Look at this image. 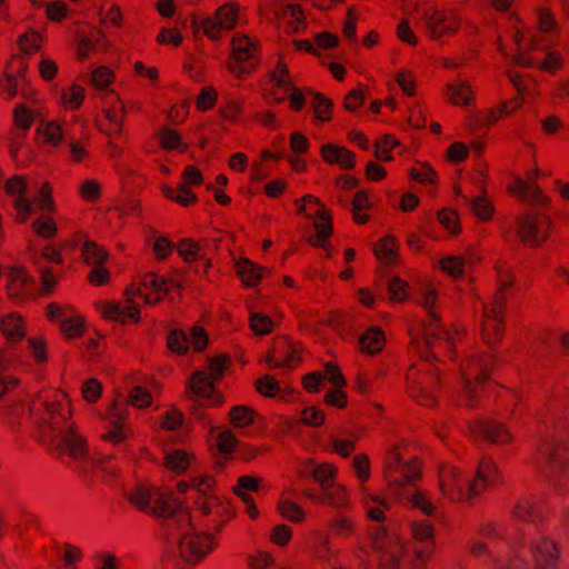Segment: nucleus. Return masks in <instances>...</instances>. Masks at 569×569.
<instances>
[{"mask_svg": "<svg viewBox=\"0 0 569 569\" xmlns=\"http://www.w3.org/2000/svg\"><path fill=\"white\" fill-rule=\"evenodd\" d=\"M537 27L542 33H551L558 30V23L555 20L553 13L545 7L537 9Z\"/></svg>", "mask_w": 569, "mask_h": 569, "instance_id": "09e8293b", "label": "nucleus"}, {"mask_svg": "<svg viewBox=\"0 0 569 569\" xmlns=\"http://www.w3.org/2000/svg\"><path fill=\"white\" fill-rule=\"evenodd\" d=\"M420 476V467L413 459L405 460L399 446L391 447L385 459V477L392 495L406 499L422 513L431 516L436 506L429 495L415 488V481Z\"/></svg>", "mask_w": 569, "mask_h": 569, "instance_id": "7ed1b4c3", "label": "nucleus"}, {"mask_svg": "<svg viewBox=\"0 0 569 569\" xmlns=\"http://www.w3.org/2000/svg\"><path fill=\"white\" fill-rule=\"evenodd\" d=\"M162 190L167 198L184 207L189 206L196 200V196L190 190H188L184 184H179L177 189L163 187Z\"/></svg>", "mask_w": 569, "mask_h": 569, "instance_id": "3c124183", "label": "nucleus"}, {"mask_svg": "<svg viewBox=\"0 0 569 569\" xmlns=\"http://www.w3.org/2000/svg\"><path fill=\"white\" fill-rule=\"evenodd\" d=\"M408 390L412 398L422 406L433 402L435 377L431 372H418L413 367L407 373Z\"/></svg>", "mask_w": 569, "mask_h": 569, "instance_id": "dca6fc26", "label": "nucleus"}, {"mask_svg": "<svg viewBox=\"0 0 569 569\" xmlns=\"http://www.w3.org/2000/svg\"><path fill=\"white\" fill-rule=\"evenodd\" d=\"M81 254L86 263L90 266H102L107 259L108 253L98 243L86 240L81 247Z\"/></svg>", "mask_w": 569, "mask_h": 569, "instance_id": "58836bf2", "label": "nucleus"}, {"mask_svg": "<svg viewBox=\"0 0 569 569\" xmlns=\"http://www.w3.org/2000/svg\"><path fill=\"white\" fill-rule=\"evenodd\" d=\"M411 531L417 541L425 543V546L415 549L413 569H425L427 560L433 552V527L427 521H416L412 523Z\"/></svg>", "mask_w": 569, "mask_h": 569, "instance_id": "aec40b11", "label": "nucleus"}, {"mask_svg": "<svg viewBox=\"0 0 569 569\" xmlns=\"http://www.w3.org/2000/svg\"><path fill=\"white\" fill-rule=\"evenodd\" d=\"M422 20L432 40L452 36L461 26V19L455 10H440L437 7L423 10Z\"/></svg>", "mask_w": 569, "mask_h": 569, "instance_id": "9d476101", "label": "nucleus"}, {"mask_svg": "<svg viewBox=\"0 0 569 569\" xmlns=\"http://www.w3.org/2000/svg\"><path fill=\"white\" fill-rule=\"evenodd\" d=\"M273 81L278 87L282 88L284 92H289L290 108L293 110H300L305 104L303 94L292 86L291 80L288 76V70L284 63L278 62L276 70L273 71Z\"/></svg>", "mask_w": 569, "mask_h": 569, "instance_id": "bb28decb", "label": "nucleus"}, {"mask_svg": "<svg viewBox=\"0 0 569 569\" xmlns=\"http://www.w3.org/2000/svg\"><path fill=\"white\" fill-rule=\"evenodd\" d=\"M510 21L513 23V42L517 47V53L515 57L516 63L523 67H533L536 61L527 54V51L545 48L548 44L539 43L538 40L533 38L527 40L522 28H520L521 19L517 14L511 13Z\"/></svg>", "mask_w": 569, "mask_h": 569, "instance_id": "6ab92c4d", "label": "nucleus"}, {"mask_svg": "<svg viewBox=\"0 0 569 569\" xmlns=\"http://www.w3.org/2000/svg\"><path fill=\"white\" fill-rule=\"evenodd\" d=\"M8 292L12 297H20L32 292L33 282L23 268L12 267L8 273Z\"/></svg>", "mask_w": 569, "mask_h": 569, "instance_id": "7c9ffc66", "label": "nucleus"}, {"mask_svg": "<svg viewBox=\"0 0 569 569\" xmlns=\"http://www.w3.org/2000/svg\"><path fill=\"white\" fill-rule=\"evenodd\" d=\"M397 146H399V141L395 137L386 134L376 142L375 157L381 161H390L392 160L391 151Z\"/></svg>", "mask_w": 569, "mask_h": 569, "instance_id": "de8ad7c7", "label": "nucleus"}, {"mask_svg": "<svg viewBox=\"0 0 569 569\" xmlns=\"http://www.w3.org/2000/svg\"><path fill=\"white\" fill-rule=\"evenodd\" d=\"M0 330L9 341H20L26 335L24 321L17 313H8L0 321Z\"/></svg>", "mask_w": 569, "mask_h": 569, "instance_id": "f704fd0d", "label": "nucleus"}, {"mask_svg": "<svg viewBox=\"0 0 569 569\" xmlns=\"http://www.w3.org/2000/svg\"><path fill=\"white\" fill-rule=\"evenodd\" d=\"M160 146L166 150H186L179 133L170 128L161 129L158 133Z\"/></svg>", "mask_w": 569, "mask_h": 569, "instance_id": "8fccbe9b", "label": "nucleus"}, {"mask_svg": "<svg viewBox=\"0 0 569 569\" xmlns=\"http://www.w3.org/2000/svg\"><path fill=\"white\" fill-rule=\"evenodd\" d=\"M471 210L482 220L490 219L493 212L491 203L485 197H476L471 201Z\"/></svg>", "mask_w": 569, "mask_h": 569, "instance_id": "338daca9", "label": "nucleus"}, {"mask_svg": "<svg viewBox=\"0 0 569 569\" xmlns=\"http://www.w3.org/2000/svg\"><path fill=\"white\" fill-rule=\"evenodd\" d=\"M336 473L337 469L330 463H321L312 469V477L322 489L333 482Z\"/></svg>", "mask_w": 569, "mask_h": 569, "instance_id": "5fc2aeb1", "label": "nucleus"}, {"mask_svg": "<svg viewBox=\"0 0 569 569\" xmlns=\"http://www.w3.org/2000/svg\"><path fill=\"white\" fill-rule=\"evenodd\" d=\"M236 270L243 284L247 287H254L267 272V269L256 264L249 259L238 260L236 262Z\"/></svg>", "mask_w": 569, "mask_h": 569, "instance_id": "72a5a7b5", "label": "nucleus"}, {"mask_svg": "<svg viewBox=\"0 0 569 569\" xmlns=\"http://www.w3.org/2000/svg\"><path fill=\"white\" fill-rule=\"evenodd\" d=\"M531 555L535 569H557L559 562V549L547 537H540L531 542Z\"/></svg>", "mask_w": 569, "mask_h": 569, "instance_id": "412c9836", "label": "nucleus"}, {"mask_svg": "<svg viewBox=\"0 0 569 569\" xmlns=\"http://www.w3.org/2000/svg\"><path fill=\"white\" fill-rule=\"evenodd\" d=\"M257 51L256 43L247 36H237L231 40V58L229 70L232 74L241 77L249 71V68L241 66L242 62L251 60Z\"/></svg>", "mask_w": 569, "mask_h": 569, "instance_id": "a211bd4d", "label": "nucleus"}, {"mask_svg": "<svg viewBox=\"0 0 569 569\" xmlns=\"http://www.w3.org/2000/svg\"><path fill=\"white\" fill-rule=\"evenodd\" d=\"M152 397L143 387H134L130 390L128 401L131 406L142 409L151 405Z\"/></svg>", "mask_w": 569, "mask_h": 569, "instance_id": "4d7b16f0", "label": "nucleus"}, {"mask_svg": "<svg viewBox=\"0 0 569 569\" xmlns=\"http://www.w3.org/2000/svg\"><path fill=\"white\" fill-rule=\"evenodd\" d=\"M4 190L13 201L18 221H27L34 210L33 203L26 197L28 190L26 178L23 176H14L10 178L6 182Z\"/></svg>", "mask_w": 569, "mask_h": 569, "instance_id": "2eb2a0df", "label": "nucleus"}, {"mask_svg": "<svg viewBox=\"0 0 569 569\" xmlns=\"http://www.w3.org/2000/svg\"><path fill=\"white\" fill-rule=\"evenodd\" d=\"M238 21V8L233 3H226L216 11L214 18H207L199 22L196 18L192 20L191 27L194 36L200 30L212 39L219 40L221 30H231Z\"/></svg>", "mask_w": 569, "mask_h": 569, "instance_id": "9b49d317", "label": "nucleus"}, {"mask_svg": "<svg viewBox=\"0 0 569 569\" xmlns=\"http://www.w3.org/2000/svg\"><path fill=\"white\" fill-rule=\"evenodd\" d=\"M536 505L535 498L522 497L516 502L512 516L521 521L532 520L536 516Z\"/></svg>", "mask_w": 569, "mask_h": 569, "instance_id": "c03bdc74", "label": "nucleus"}, {"mask_svg": "<svg viewBox=\"0 0 569 569\" xmlns=\"http://www.w3.org/2000/svg\"><path fill=\"white\" fill-rule=\"evenodd\" d=\"M499 480V470L496 463L490 459H482L477 468V473L472 478L473 483H479V493L486 488L493 486Z\"/></svg>", "mask_w": 569, "mask_h": 569, "instance_id": "473e14b6", "label": "nucleus"}, {"mask_svg": "<svg viewBox=\"0 0 569 569\" xmlns=\"http://www.w3.org/2000/svg\"><path fill=\"white\" fill-rule=\"evenodd\" d=\"M97 308L101 316L109 321H118L124 325L128 321L138 322L140 319L139 306L132 300L130 291H127L126 303L103 301Z\"/></svg>", "mask_w": 569, "mask_h": 569, "instance_id": "ddd939ff", "label": "nucleus"}, {"mask_svg": "<svg viewBox=\"0 0 569 569\" xmlns=\"http://www.w3.org/2000/svg\"><path fill=\"white\" fill-rule=\"evenodd\" d=\"M352 466L356 470L357 478L361 483L366 482L370 477V460L367 455H358L353 458Z\"/></svg>", "mask_w": 569, "mask_h": 569, "instance_id": "774afa93", "label": "nucleus"}, {"mask_svg": "<svg viewBox=\"0 0 569 569\" xmlns=\"http://www.w3.org/2000/svg\"><path fill=\"white\" fill-rule=\"evenodd\" d=\"M278 511L284 519L292 522H301L306 516L303 509L286 497L284 493L279 499Z\"/></svg>", "mask_w": 569, "mask_h": 569, "instance_id": "a19ab883", "label": "nucleus"}, {"mask_svg": "<svg viewBox=\"0 0 569 569\" xmlns=\"http://www.w3.org/2000/svg\"><path fill=\"white\" fill-rule=\"evenodd\" d=\"M376 257L385 263H393L397 259L396 239L387 237L375 247Z\"/></svg>", "mask_w": 569, "mask_h": 569, "instance_id": "a18cd8bd", "label": "nucleus"}, {"mask_svg": "<svg viewBox=\"0 0 569 569\" xmlns=\"http://www.w3.org/2000/svg\"><path fill=\"white\" fill-rule=\"evenodd\" d=\"M532 465L547 478L558 495L569 492V459L560 437H546L537 446Z\"/></svg>", "mask_w": 569, "mask_h": 569, "instance_id": "20e7f679", "label": "nucleus"}, {"mask_svg": "<svg viewBox=\"0 0 569 569\" xmlns=\"http://www.w3.org/2000/svg\"><path fill=\"white\" fill-rule=\"evenodd\" d=\"M385 335L379 328H369L360 338L359 346L362 352L375 355L382 350Z\"/></svg>", "mask_w": 569, "mask_h": 569, "instance_id": "c9c22d12", "label": "nucleus"}, {"mask_svg": "<svg viewBox=\"0 0 569 569\" xmlns=\"http://www.w3.org/2000/svg\"><path fill=\"white\" fill-rule=\"evenodd\" d=\"M472 431L497 445H505L511 440L510 431L503 425L492 420L476 423L472 427Z\"/></svg>", "mask_w": 569, "mask_h": 569, "instance_id": "c85d7f7f", "label": "nucleus"}, {"mask_svg": "<svg viewBox=\"0 0 569 569\" xmlns=\"http://www.w3.org/2000/svg\"><path fill=\"white\" fill-rule=\"evenodd\" d=\"M84 94L86 91L81 86L72 84L61 92V102L67 109L74 110L81 106Z\"/></svg>", "mask_w": 569, "mask_h": 569, "instance_id": "49530a36", "label": "nucleus"}, {"mask_svg": "<svg viewBox=\"0 0 569 569\" xmlns=\"http://www.w3.org/2000/svg\"><path fill=\"white\" fill-rule=\"evenodd\" d=\"M479 483L472 477L452 465H443L439 470V490L451 502L469 500L479 495Z\"/></svg>", "mask_w": 569, "mask_h": 569, "instance_id": "0eeeda50", "label": "nucleus"}, {"mask_svg": "<svg viewBox=\"0 0 569 569\" xmlns=\"http://www.w3.org/2000/svg\"><path fill=\"white\" fill-rule=\"evenodd\" d=\"M189 390L191 397L200 398L208 401L209 405L218 406L222 399L214 390V381H212L206 370L196 371L189 379Z\"/></svg>", "mask_w": 569, "mask_h": 569, "instance_id": "4be33fe9", "label": "nucleus"}, {"mask_svg": "<svg viewBox=\"0 0 569 569\" xmlns=\"http://www.w3.org/2000/svg\"><path fill=\"white\" fill-rule=\"evenodd\" d=\"M360 492L367 517L378 522L385 520V511L390 509L389 502L378 495L369 493L363 486Z\"/></svg>", "mask_w": 569, "mask_h": 569, "instance_id": "c756f323", "label": "nucleus"}, {"mask_svg": "<svg viewBox=\"0 0 569 569\" xmlns=\"http://www.w3.org/2000/svg\"><path fill=\"white\" fill-rule=\"evenodd\" d=\"M316 233L308 238V242L313 247L327 248V240L332 233V223L329 212L319 208L312 217Z\"/></svg>", "mask_w": 569, "mask_h": 569, "instance_id": "a878e982", "label": "nucleus"}, {"mask_svg": "<svg viewBox=\"0 0 569 569\" xmlns=\"http://www.w3.org/2000/svg\"><path fill=\"white\" fill-rule=\"evenodd\" d=\"M272 320L262 313L253 312L250 316V328L257 335H268L272 330Z\"/></svg>", "mask_w": 569, "mask_h": 569, "instance_id": "13d9d810", "label": "nucleus"}, {"mask_svg": "<svg viewBox=\"0 0 569 569\" xmlns=\"http://www.w3.org/2000/svg\"><path fill=\"white\" fill-rule=\"evenodd\" d=\"M436 302L437 292L428 286L425 287L421 291L420 303L427 310L429 320L423 325V340L413 341L411 345V351H416L421 358L430 353L438 359L439 351L447 350L451 346L450 333L439 325V317L435 310Z\"/></svg>", "mask_w": 569, "mask_h": 569, "instance_id": "39448f33", "label": "nucleus"}, {"mask_svg": "<svg viewBox=\"0 0 569 569\" xmlns=\"http://www.w3.org/2000/svg\"><path fill=\"white\" fill-rule=\"evenodd\" d=\"M320 152L328 164H337L345 170L352 169L355 166V153L345 147L326 143L321 147Z\"/></svg>", "mask_w": 569, "mask_h": 569, "instance_id": "cd10ccee", "label": "nucleus"}, {"mask_svg": "<svg viewBox=\"0 0 569 569\" xmlns=\"http://www.w3.org/2000/svg\"><path fill=\"white\" fill-rule=\"evenodd\" d=\"M130 502L142 511L169 520L171 537L177 540L181 557L192 562L213 549L212 538L194 529L189 511L172 496L154 487H138L129 495Z\"/></svg>", "mask_w": 569, "mask_h": 569, "instance_id": "f257e3e1", "label": "nucleus"}, {"mask_svg": "<svg viewBox=\"0 0 569 569\" xmlns=\"http://www.w3.org/2000/svg\"><path fill=\"white\" fill-rule=\"evenodd\" d=\"M508 77L522 101H529L531 98L539 94L536 80L533 78L520 76L513 72H509Z\"/></svg>", "mask_w": 569, "mask_h": 569, "instance_id": "e433bc0d", "label": "nucleus"}, {"mask_svg": "<svg viewBox=\"0 0 569 569\" xmlns=\"http://www.w3.org/2000/svg\"><path fill=\"white\" fill-rule=\"evenodd\" d=\"M218 93L212 87H206L199 93L196 106L200 111L211 109L217 101Z\"/></svg>", "mask_w": 569, "mask_h": 569, "instance_id": "0e129e2a", "label": "nucleus"}, {"mask_svg": "<svg viewBox=\"0 0 569 569\" xmlns=\"http://www.w3.org/2000/svg\"><path fill=\"white\" fill-rule=\"evenodd\" d=\"M445 98L452 106L460 108H468L475 103V92L471 84L460 77L446 84Z\"/></svg>", "mask_w": 569, "mask_h": 569, "instance_id": "5701e85b", "label": "nucleus"}, {"mask_svg": "<svg viewBox=\"0 0 569 569\" xmlns=\"http://www.w3.org/2000/svg\"><path fill=\"white\" fill-rule=\"evenodd\" d=\"M510 190L522 202L532 207H543L548 202L547 197L542 194L533 182L526 181L521 178L515 179Z\"/></svg>", "mask_w": 569, "mask_h": 569, "instance_id": "393cba45", "label": "nucleus"}, {"mask_svg": "<svg viewBox=\"0 0 569 569\" xmlns=\"http://www.w3.org/2000/svg\"><path fill=\"white\" fill-rule=\"evenodd\" d=\"M102 33L99 31L98 37L92 39L90 37H82L79 41L78 46V57L80 60L87 59L91 52H96L100 44V38H102Z\"/></svg>", "mask_w": 569, "mask_h": 569, "instance_id": "680f3d73", "label": "nucleus"}, {"mask_svg": "<svg viewBox=\"0 0 569 569\" xmlns=\"http://www.w3.org/2000/svg\"><path fill=\"white\" fill-rule=\"evenodd\" d=\"M513 111H511L510 102L503 101L497 109L491 108L483 112L482 123L490 126L496 123L500 117L509 116Z\"/></svg>", "mask_w": 569, "mask_h": 569, "instance_id": "052dcab7", "label": "nucleus"}, {"mask_svg": "<svg viewBox=\"0 0 569 569\" xmlns=\"http://www.w3.org/2000/svg\"><path fill=\"white\" fill-rule=\"evenodd\" d=\"M230 419L236 427H246L252 422V411L244 406H236L230 411Z\"/></svg>", "mask_w": 569, "mask_h": 569, "instance_id": "e2e57ef3", "label": "nucleus"}, {"mask_svg": "<svg viewBox=\"0 0 569 569\" xmlns=\"http://www.w3.org/2000/svg\"><path fill=\"white\" fill-rule=\"evenodd\" d=\"M191 461V456L182 449H171L166 452L164 466L167 469L181 473L187 470Z\"/></svg>", "mask_w": 569, "mask_h": 569, "instance_id": "4c0bfd02", "label": "nucleus"}, {"mask_svg": "<svg viewBox=\"0 0 569 569\" xmlns=\"http://www.w3.org/2000/svg\"><path fill=\"white\" fill-rule=\"evenodd\" d=\"M30 416L36 437L43 443L67 453L73 459L87 456L83 438L76 433L70 421V401L63 392H48L33 400Z\"/></svg>", "mask_w": 569, "mask_h": 569, "instance_id": "f03ea898", "label": "nucleus"}, {"mask_svg": "<svg viewBox=\"0 0 569 569\" xmlns=\"http://www.w3.org/2000/svg\"><path fill=\"white\" fill-rule=\"evenodd\" d=\"M440 269L452 278L462 277L466 261L460 256H446L439 260Z\"/></svg>", "mask_w": 569, "mask_h": 569, "instance_id": "37998d69", "label": "nucleus"}, {"mask_svg": "<svg viewBox=\"0 0 569 569\" xmlns=\"http://www.w3.org/2000/svg\"><path fill=\"white\" fill-rule=\"evenodd\" d=\"M177 251L186 262L201 261L204 271L211 266L204 246L192 239H182L177 246Z\"/></svg>", "mask_w": 569, "mask_h": 569, "instance_id": "2f4dec72", "label": "nucleus"}, {"mask_svg": "<svg viewBox=\"0 0 569 569\" xmlns=\"http://www.w3.org/2000/svg\"><path fill=\"white\" fill-rule=\"evenodd\" d=\"M38 133L43 136L47 143L58 146L62 139V128L57 122L42 123L38 128Z\"/></svg>", "mask_w": 569, "mask_h": 569, "instance_id": "6e6d98bb", "label": "nucleus"}, {"mask_svg": "<svg viewBox=\"0 0 569 569\" xmlns=\"http://www.w3.org/2000/svg\"><path fill=\"white\" fill-rule=\"evenodd\" d=\"M499 288L490 303H483L481 319V335L485 343L491 347L502 337L505 290L511 283V276L507 270H498Z\"/></svg>", "mask_w": 569, "mask_h": 569, "instance_id": "423d86ee", "label": "nucleus"}, {"mask_svg": "<svg viewBox=\"0 0 569 569\" xmlns=\"http://www.w3.org/2000/svg\"><path fill=\"white\" fill-rule=\"evenodd\" d=\"M126 407L116 402L111 406L108 415L101 416L107 429L101 436L104 441L119 445L131 437L132 430L126 422Z\"/></svg>", "mask_w": 569, "mask_h": 569, "instance_id": "f8f14e48", "label": "nucleus"}, {"mask_svg": "<svg viewBox=\"0 0 569 569\" xmlns=\"http://www.w3.org/2000/svg\"><path fill=\"white\" fill-rule=\"evenodd\" d=\"M549 221L543 214H528L519 218L518 234L527 244H539L548 233Z\"/></svg>", "mask_w": 569, "mask_h": 569, "instance_id": "f3484780", "label": "nucleus"}, {"mask_svg": "<svg viewBox=\"0 0 569 569\" xmlns=\"http://www.w3.org/2000/svg\"><path fill=\"white\" fill-rule=\"evenodd\" d=\"M316 117L320 121H327L330 119L331 102L320 93H316L311 101Z\"/></svg>", "mask_w": 569, "mask_h": 569, "instance_id": "bf43d9fd", "label": "nucleus"}, {"mask_svg": "<svg viewBox=\"0 0 569 569\" xmlns=\"http://www.w3.org/2000/svg\"><path fill=\"white\" fill-rule=\"evenodd\" d=\"M168 290L169 286L163 278L149 273L143 277L132 295L140 296L148 305H154L163 298Z\"/></svg>", "mask_w": 569, "mask_h": 569, "instance_id": "b1692460", "label": "nucleus"}, {"mask_svg": "<svg viewBox=\"0 0 569 569\" xmlns=\"http://www.w3.org/2000/svg\"><path fill=\"white\" fill-rule=\"evenodd\" d=\"M323 495L319 499L321 502L332 507H345L348 505V498L345 487L333 482L322 489Z\"/></svg>", "mask_w": 569, "mask_h": 569, "instance_id": "ea45409f", "label": "nucleus"}, {"mask_svg": "<svg viewBox=\"0 0 569 569\" xmlns=\"http://www.w3.org/2000/svg\"><path fill=\"white\" fill-rule=\"evenodd\" d=\"M83 325V318L79 313H73L71 309L70 312L61 320L60 328L66 337L72 339L82 335Z\"/></svg>", "mask_w": 569, "mask_h": 569, "instance_id": "79ce46f5", "label": "nucleus"}, {"mask_svg": "<svg viewBox=\"0 0 569 569\" xmlns=\"http://www.w3.org/2000/svg\"><path fill=\"white\" fill-rule=\"evenodd\" d=\"M10 363L9 357L3 352L0 353V398L18 383L16 378L6 375Z\"/></svg>", "mask_w": 569, "mask_h": 569, "instance_id": "603ef678", "label": "nucleus"}, {"mask_svg": "<svg viewBox=\"0 0 569 569\" xmlns=\"http://www.w3.org/2000/svg\"><path fill=\"white\" fill-rule=\"evenodd\" d=\"M28 350L30 356L38 363H43L47 361V345L44 338L42 336H32L28 338Z\"/></svg>", "mask_w": 569, "mask_h": 569, "instance_id": "864d4df0", "label": "nucleus"}, {"mask_svg": "<svg viewBox=\"0 0 569 569\" xmlns=\"http://www.w3.org/2000/svg\"><path fill=\"white\" fill-rule=\"evenodd\" d=\"M112 72L107 67H100L92 71L91 83L99 90L106 89L112 82Z\"/></svg>", "mask_w": 569, "mask_h": 569, "instance_id": "69168bd1", "label": "nucleus"}, {"mask_svg": "<svg viewBox=\"0 0 569 569\" xmlns=\"http://www.w3.org/2000/svg\"><path fill=\"white\" fill-rule=\"evenodd\" d=\"M372 549L383 569H398L406 546L398 532L379 526L372 536Z\"/></svg>", "mask_w": 569, "mask_h": 569, "instance_id": "1a4fd4ad", "label": "nucleus"}, {"mask_svg": "<svg viewBox=\"0 0 569 569\" xmlns=\"http://www.w3.org/2000/svg\"><path fill=\"white\" fill-rule=\"evenodd\" d=\"M492 362L489 353L472 355L461 366V391L460 397L466 406H472L473 399L478 397V388L483 387Z\"/></svg>", "mask_w": 569, "mask_h": 569, "instance_id": "6e6552de", "label": "nucleus"}, {"mask_svg": "<svg viewBox=\"0 0 569 569\" xmlns=\"http://www.w3.org/2000/svg\"><path fill=\"white\" fill-rule=\"evenodd\" d=\"M167 342L169 349L176 353H183L190 347L196 351H201L208 343V337L202 328L194 326L190 333L180 329L172 330L168 336Z\"/></svg>", "mask_w": 569, "mask_h": 569, "instance_id": "4468645a", "label": "nucleus"}]
</instances>
